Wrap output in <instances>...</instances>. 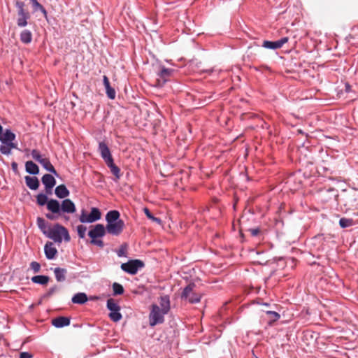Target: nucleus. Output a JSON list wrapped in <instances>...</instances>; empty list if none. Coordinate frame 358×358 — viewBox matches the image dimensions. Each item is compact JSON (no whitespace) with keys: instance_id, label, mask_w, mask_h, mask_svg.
Here are the masks:
<instances>
[{"instance_id":"10","label":"nucleus","mask_w":358,"mask_h":358,"mask_svg":"<svg viewBox=\"0 0 358 358\" xmlns=\"http://www.w3.org/2000/svg\"><path fill=\"white\" fill-rule=\"evenodd\" d=\"M24 3L21 1L15 2V6L17 9V24L20 27H24L28 24V20L31 16L29 13L24 8Z\"/></svg>"},{"instance_id":"41","label":"nucleus","mask_w":358,"mask_h":358,"mask_svg":"<svg viewBox=\"0 0 358 358\" xmlns=\"http://www.w3.org/2000/svg\"><path fill=\"white\" fill-rule=\"evenodd\" d=\"M76 230L79 238L84 239L85 238L87 227L83 224H80L77 226Z\"/></svg>"},{"instance_id":"2","label":"nucleus","mask_w":358,"mask_h":358,"mask_svg":"<svg viewBox=\"0 0 358 358\" xmlns=\"http://www.w3.org/2000/svg\"><path fill=\"white\" fill-rule=\"evenodd\" d=\"M46 237L53 240L55 243H62V240L65 242H69L71 240V236L67 229L59 223L54 224L52 228L48 227Z\"/></svg>"},{"instance_id":"48","label":"nucleus","mask_w":358,"mask_h":358,"mask_svg":"<svg viewBox=\"0 0 358 358\" xmlns=\"http://www.w3.org/2000/svg\"><path fill=\"white\" fill-rule=\"evenodd\" d=\"M248 231L250 232L252 236H257L259 233V227L249 229Z\"/></svg>"},{"instance_id":"42","label":"nucleus","mask_w":358,"mask_h":358,"mask_svg":"<svg viewBox=\"0 0 358 358\" xmlns=\"http://www.w3.org/2000/svg\"><path fill=\"white\" fill-rule=\"evenodd\" d=\"M31 155L32 158L38 163H40L44 159L42 157L41 153L36 149L31 150Z\"/></svg>"},{"instance_id":"20","label":"nucleus","mask_w":358,"mask_h":358,"mask_svg":"<svg viewBox=\"0 0 358 358\" xmlns=\"http://www.w3.org/2000/svg\"><path fill=\"white\" fill-rule=\"evenodd\" d=\"M19 150L17 143L15 141H9L3 145H0V152L2 155L8 156L12 153V150Z\"/></svg>"},{"instance_id":"5","label":"nucleus","mask_w":358,"mask_h":358,"mask_svg":"<svg viewBox=\"0 0 358 358\" xmlns=\"http://www.w3.org/2000/svg\"><path fill=\"white\" fill-rule=\"evenodd\" d=\"M196 94H192L189 92H186V99L191 101L195 105H199L200 107L210 103L213 99V95L208 96L206 94L207 91H195Z\"/></svg>"},{"instance_id":"17","label":"nucleus","mask_w":358,"mask_h":358,"mask_svg":"<svg viewBox=\"0 0 358 358\" xmlns=\"http://www.w3.org/2000/svg\"><path fill=\"white\" fill-rule=\"evenodd\" d=\"M44 253L47 259L53 260L56 258L58 252L53 246V243L48 241L44 245Z\"/></svg>"},{"instance_id":"27","label":"nucleus","mask_w":358,"mask_h":358,"mask_svg":"<svg viewBox=\"0 0 358 358\" xmlns=\"http://www.w3.org/2000/svg\"><path fill=\"white\" fill-rule=\"evenodd\" d=\"M107 166L110 169V172L115 176V181L118 180L121 178L120 169L114 163V160H110L106 163Z\"/></svg>"},{"instance_id":"49","label":"nucleus","mask_w":358,"mask_h":358,"mask_svg":"<svg viewBox=\"0 0 358 358\" xmlns=\"http://www.w3.org/2000/svg\"><path fill=\"white\" fill-rule=\"evenodd\" d=\"M11 169H12V171H13V173L15 174H18L19 173V172H18V165H17V162H13L11 163Z\"/></svg>"},{"instance_id":"13","label":"nucleus","mask_w":358,"mask_h":358,"mask_svg":"<svg viewBox=\"0 0 358 358\" xmlns=\"http://www.w3.org/2000/svg\"><path fill=\"white\" fill-rule=\"evenodd\" d=\"M55 199H49L47 196V194H45L43 192H41L36 195V203L39 206H46V208L51 213H53V207H51V202L52 201H56Z\"/></svg>"},{"instance_id":"38","label":"nucleus","mask_w":358,"mask_h":358,"mask_svg":"<svg viewBox=\"0 0 358 358\" xmlns=\"http://www.w3.org/2000/svg\"><path fill=\"white\" fill-rule=\"evenodd\" d=\"M31 1L32 3L34 10H41L45 17H47L48 13L45 8L37 0H31Z\"/></svg>"},{"instance_id":"8","label":"nucleus","mask_w":358,"mask_h":358,"mask_svg":"<svg viewBox=\"0 0 358 358\" xmlns=\"http://www.w3.org/2000/svg\"><path fill=\"white\" fill-rule=\"evenodd\" d=\"M196 287L194 282L189 283L184 287L181 293V299L187 301L189 303L194 304L200 302L201 295L193 292L194 288Z\"/></svg>"},{"instance_id":"18","label":"nucleus","mask_w":358,"mask_h":358,"mask_svg":"<svg viewBox=\"0 0 358 358\" xmlns=\"http://www.w3.org/2000/svg\"><path fill=\"white\" fill-rule=\"evenodd\" d=\"M24 181L27 187L31 190L36 191L40 187V180L36 176L24 177Z\"/></svg>"},{"instance_id":"28","label":"nucleus","mask_w":358,"mask_h":358,"mask_svg":"<svg viewBox=\"0 0 358 358\" xmlns=\"http://www.w3.org/2000/svg\"><path fill=\"white\" fill-rule=\"evenodd\" d=\"M41 182L44 187L55 186L57 183L55 176L52 173H45L41 178Z\"/></svg>"},{"instance_id":"30","label":"nucleus","mask_w":358,"mask_h":358,"mask_svg":"<svg viewBox=\"0 0 358 358\" xmlns=\"http://www.w3.org/2000/svg\"><path fill=\"white\" fill-rule=\"evenodd\" d=\"M31 280L34 284L45 285L48 283L50 278L49 276L45 275H36L33 276L31 278Z\"/></svg>"},{"instance_id":"52","label":"nucleus","mask_w":358,"mask_h":358,"mask_svg":"<svg viewBox=\"0 0 358 358\" xmlns=\"http://www.w3.org/2000/svg\"><path fill=\"white\" fill-rule=\"evenodd\" d=\"M337 92V96L338 97H341V96L343 94V90H341V91H336Z\"/></svg>"},{"instance_id":"6","label":"nucleus","mask_w":358,"mask_h":358,"mask_svg":"<svg viewBox=\"0 0 358 358\" xmlns=\"http://www.w3.org/2000/svg\"><path fill=\"white\" fill-rule=\"evenodd\" d=\"M101 218V212L97 207H92L90 213L83 209L79 216V221L83 224H90L99 221Z\"/></svg>"},{"instance_id":"34","label":"nucleus","mask_w":358,"mask_h":358,"mask_svg":"<svg viewBox=\"0 0 358 358\" xmlns=\"http://www.w3.org/2000/svg\"><path fill=\"white\" fill-rule=\"evenodd\" d=\"M59 288L60 287L57 285H54L50 287L49 289L41 296V299L39 301L38 303H41L42 299L50 298L55 293L59 291Z\"/></svg>"},{"instance_id":"12","label":"nucleus","mask_w":358,"mask_h":358,"mask_svg":"<svg viewBox=\"0 0 358 358\" xmlns=\"http://www.w3.org/2000/svg\"><path fill=\"white\" fill-rule=\"evenodd\" d=\"M124 222L122 220H117L114 222H108L105 226L106 231L108 234L113 236H119L123 231Z\"/></svg>"},{"instance_id":"11","label":"nucleus","mask_w":358,"mask_h":358,"mask_svg":"<svg viewBox=\"0 0 358 358\" xmlns=\"http://www.w3.org/2000/svg\"><path fill=\"white\" fill-rule=\"evenodd\" d=\"M106 308L110 311L108 317L113 322H117L122 320L120 306L114 299L110 298L107 300Z\"/></svg>"},{"instance_id":"1","label":"nucleus","mask_w":358,"mask_h":358,"mask_svg":"<svg viewBox=\"0 0 358 358\" xmlns=\"http://www.w3.org/2000/svg\"><path fill=\"white\" fill-rule=\"evenodd\" d=\"M155 70L156 78L152 81V85L155 87H173L172 85H167L166 84L172 82L174 70L161 66H156Z\"/></svg>"},{"instance_id":"9","label":"nucleus","mask_w":358,"mask_h":358,"mask_svg":"<svg viewBox=\"0 0 358 358\" xmlns=\"http://www.w3.org/2000/svg\"><path fill=\"white\" fill-rule=\"evenodd\" d=\"M167 314L160 309L157 304H152L149 315V325L155 327L164 322V315Z\"/></svg>"},{"instance_id":"50","label":"nucleus","mask_w":358,"mask_h":358,"mask_svg":"<svg viewBox=\"0 0 358 358\" xmlns=\"http://www.w3.org/2000/svg\"><path fill=\"white\" fill-rule=\"evenodd\" d=\"M32 355L29 352H22L20 353L19 358H31Z\"/></svg>"},{"instance_id":"23","label":"nucleus","mask_w":358,"mask_h":358,"mask_svg":"<svg viewBox=\"0 0 358 358\" xmlns=\"http://www.w3.org/2000/svg\"><path fill=\"white\" fill-rule=\"evenodd\" d=\"M25 171L32 176H37L40 173L39 166L33 161H27L24 164Z\"/></svg>"},{"instance_id":"7","label":"nucleus","mask_w":358,"mask_h":358,"mask_svg":"<svg viewBox=\"0 0 358 358\" xmlns=\"http://www.w3.org/2000/svg\"><path fill=\"white\" fill-rule=\"evenodd\" d=\"M145 266L143 261L138 259H129L125 263H122L120 266L121 269L131 275H136L138 271Z\"/></svg>"},{"instance_id":"44","label":"nucleus","mask_w":358,"mask_h":358,"mask_svg":"<svg viewBox=\"0 0 358 358\" xmlns=\"http://www.w3.org/2000/svg\"><path fill=\"white\" fill-rule=\"evenodd\" d=\"M30 268L33 270L34 273H38L41 269V264L37 262H32L30 264Z\"/></svg>"},{"instance_id":"26","label":"nucleus","mask_w":358,"mask_h":358,"mask_svg":"<svg viewBox=\"0 0 358 358\" xmlns=\"http://www.w3.org/2000/svg\"><path fill=\"white\" fill-rule=\"evenodd\" d=\"M55 279L59 282H63L66 280V275L67 273V270L64 268L61 267H55L53 269Z\"/></svg>"},{"instance_id":"33","label":"nucleus","mask_w":358,"mask_h":358,"mask_svg":"<svg viewBox=\"0 0 358 358\" xmlns=\"http://www.w3.org/2000/svg\"><path fill=\"white\" fill-rule=\"evenodd\" d=\"M20 41L24 44H29L32 41V33L28 29H24L20 33Z\"/></svg>"},{"instance_id":"51","label":"nucleus","mask_w":358,"mask_h":358,"mask_svg":"<svg viewBox=\"0 0 358 358\" xmlns=\"http://www.w3.org/2000/svg\"><path fill=\"white\" fill-rule=\"evenodd\" d=\"M108 99H114L116 96V91H106Z\"/></svg>"},{"instance_id":"39","label":"nucleus","mask_w":358,"mask_h":358,"mask_svg":"<svg viewBox=\"0 0 358 358\" xmlns=\"http://www.w3.org/2000/svg\"><path fill=\"white\" fill-rule=\"evenodd\" d=\"M143 212L149 220H151L152 221L157 224H162V220L159 217L154 216L153 214L150 211V210L148 208H144Z\"/></svg>"},{"instance_id":"53","label":"nucleus","mask_w":358,"mask_h":358,"mask_svg":"<svg viewBox=\"0 0 358 358\" xmlns=\"http://www.w3.org/2000/svg\"><path fill=\"white\" fill-rule=\"evenodd\" d=\"M99 299L98 296H90L89 300H94V299Z\"/></svg>"},{"instance_id":"3","label":"nucleus","mask_w":358,"mask_h":358,"mask_svg":"<svg viewBox=\"0 0 358 358\" xmlns=\"http://www.w3.org/2000/svg\"><path fill=\"white\" fill-rule=\"evenodd\" d=\"M105 226L103 224H96L88 231L87 235L90 238V243L100 248L104 247L102 238L106 234Z\"/></svg>"},{"instance_id":"21","label":"nucleus","mask_w":358,"mask_h":358,"mask_svg":"<svg viewBox=\"0 0 358 358\" xmlns=\"http://www.w3.org/2000/svg\"><path fill=\"white\" fill-rule=\"evenodd\" d=\"M55 194L58 199H64L69 196L70 191L64 184H61L55 187Z\"/></svg>"},{"instance_id":"36","label":"nucleus","mask_w":358,"mask_h":358,"mask_svg":"<svg viewBox=\"0 0 358 358\" xmlns=\"http://www.w3.org/2000/svg\"><path fill=\"white\" fill-rule=\"evenodd\" d=\"M128 244L127 243H123L118 250H115V253L118 257H127V249Z\"/></svg>"},{"instance_id":"56","label":"nucleus","mask_w":358,"mask_h":358,"mask_svg":"<svg viewBox=\"0 0 358 358\" xmlns=\"http://www.w3.org/2000/svg\"><path fill=\"white\" fill-rule=\"evenodd\" d=\"M72 94H73V96H76L77 98V96H76L75 93H73Z\"/></svg>"},{"instance_id":"32","label":"nucleus","mask_w":358,"mask_h":358,"mask_svg":"<svg viewBox=\"0 0 358 358\" xmlns=\"http://www.w3.org/2000/svg\"><path fill=\"white\" fill-rule=\"evenodd\" d=\"M160 306L161 310H162L164 313H168L170 310V299L168 295H164L160 297Z\"/></svg>"},{"instance_id":"29","label":"nucleus","mask_w":358,"mask_h":358,"mask_svg":"<svg viewBox=\"0 0 358 358\" xmlns=\"http://www.w3.org/2000/svg\"><path fill=\"white\" fill-rule=\"evenodd\" d=\"M106 224L114 222L120 219V213L117 210H110L106 215Z\"/></svg>"},{"instance_id":"57","label":"nucleus","mask_w":358,"mask_h":358,"mask_svg":"<svg viewBox=\"0 0 358 358\" xmlns=\"http://www.w3.org/2000/svg\"><path fill=\"white\" fill-rule=\"evenodd\" d=\"M257 358H258V357H257Z\"/></svg>"},{"instance_id":"35","label":"nucleus","mask_w":358,"mask_h":358,"mask_svg":"<svg viewBox=\"0 0 358 358\" xmlns=\"http://www.w3.org/2000/svg\"><path fill=\"white\" fill-rule=\"evenodd\" d=\"M355 224V222L352 218L341 217L339 220V226L342 229L352 227Z\"/></svg>"},{"instance_id":"37","label":"nucleus","mask_w":358,"mask_h":358,"mask_svg":"<svg viewBox=\"0 0 358 358\" xmlns=\"http://www.w3.org/2000/svg\"><path fill=\"white\" fill-rule=\"evenodd\" d=\"M113 287V295L117 296V295H122L124 294V289L123 286L118 283V282H114L112 285Z\"/></svg>"},{"instance_id":"15","label":"nucleus","mask_w":358,"mask_h":358,"mask_svg":"<svg viewBox=\"0 0 358 358\" xmlns=\"http://www.w3.org/2000/svg\"><path fill=\"white\" fill-rule=\"evenodd\" d=\"M288 37H283L276 41H264L262 46L265 48L276 50L280 48L284 44L288 42Z\"/></svg>"},{"instance_id":"22","label":"nucleus","mask_w":358,"mask_h":358,"mask_svg":"<svg viewBox=\"0 0 358 358\" xmlns=\"http://www.w3.org/2000/svg\"><path fill=\"white\" fill-rule=\"evenodd\" d=\"M39 164L43 166V168L45 170L55 176L56 178L60 177L59 174L58 173V172L57 171V170L52 164L48 158H44Z\"/></svg>"},{"instance_id":"47","label":"nucleus","mask_w":358,"mask_h":358,"mask_svg":"<svg viewBox=\"0 0 358 358\" xmlns=\"http://www.w3.org/2000/svg\"><path fill=\"white\" fill-rule=\"evenodd\" d=\"M55 186H46V187H44V189H45V194H47V196H48V195H51L52 194V190H53V188H54Z\"/></svg>"},{"instance_id":"31","label":"nucleus","mask_w":358,"mask_h":358,"mask_svg":"<svg viewBox=\"0 0 358 358\" xmlns=\"http://www.w3.org/2000/svg\"><path fill=\"white\" fill-rule=\"evenodd\" d=\"M36 223L38 229L46 236L48 231V227H50V226L48 225V223L45 220V219L41 217H37Z\"/></svg>"},{"instance_id":"43","label":"nucleus","mask_w":358,"mask_h":358,"mask_svg":"<svg viewBox=\"0 0 358 358\" xmlns=\"http://www.w3.org/2000/svg\"><path fill=\"white\" fill-rule=\"evenodd\" d=\"M266 314L272 317V322H275L280 317V315L278 312L273 310H267Z\"/></svg>"},{"instance_id":"4","label":"nucleus","mask_w":358,"mask_h":358,"mask_svg":"<svg viewBox=\"0 0 358 358\" xmlns=\"http://www.w3.org/2000/svg\"><path fill=\"white\" fill-rule=\"evenodd\" d=\"M51 207H53V213L57 215H62V213L73 214L76 212V206L74 202L70 199H64L60 203L58 200L51 202Z\"/></svg>"},{"instance_id":"40","label":"nucleus","mask_w":358,"mask_h":358,"mask_svg":"<svg viewBox=\"0 0 358 358\" xmlns=\"http://www.w3.org/2000/svg\"><path fill=\"white\" fill-rule=\"evenodd\" d=\"M325 192L329 194V199H334L337 201L338 197V191L335 188H329L325 190Z\"/></svg>"},{"instance_id":"54","label":"nucleus","mask_w":358,"mask_h":358,"mask_svg":"<svg viewBox=\"0 0 358 358\" xmlns=\"http://www.w3.org/2000/svg\"><path fill=\"white\" fill-rule=\"evenodd\" d=\"M262 305L264 306H270V304L268 303H266V302L263 303Z\"/></svg>"},{"instance_id":"25","label":"nucleus","mask_w":358,"mask_h":358,"mask_svg":"<svg viewBox=\"0 0 358 358\" xmlns=\"http://www.w3.org/2000/svg\"><path fill=\"white\" fill-rule=\"evenodd\" d=\"M15 139L16 134L10 129H6L0 141L1 143V145L7 143L9 141H15Z\"/></svg>"},{"instance_id":"55","label":"nucleus","mask_w":358,"mask_h":358,"mask_svg":"<svg viewBox=\"0 0 358 358\" xmlns=\"http://www.w3.org/2000/svg\"><path fill=\"white\" fill-rule=\"evenodd\" d=\"M64 218L65 219V220L68 221L69 220V216H66V215H64Z\"/></svg>"},{"instance_id":"16","label":"nucleus","mask_w":358,"mask_h":358,"mask_svg":"<svg viewBox=\"0 0 358 358\" xmlns=\"http://www.w3.org/2000/svg\"><path fill=\"white\" fill-rule=\"evenodd\" d=\"M52 325L57 329L68 327L71 324V317L65 316H59L52 320Z\"/></svg>"},{"instance_id":"45","label":"nucleus","mask_w":358,"mask_h":358,"mask_svg":"<svg viewBox=\"0 0 358 358\" xmlns=\"http://www.w3.org/2000/svg\"><path fill=\"white\" fill-rule=\"evenodd\" d=\"M103 83L106 90H113L110 85L109 80L106 76H103Z\"/></svg>"},{"instance_id":"19","label":"nucleus","mask_w":358,"mask_h":358,"mask_svg":"<svg viewBox=\"0 0 358 358\" xmlns=\"http://www.w3.org/2000/svg\"><path fill=\"white\" fill-rule=\"evenodd\" d=\"M124 96L130 103H134V101L140 97L138 91H119L118 98L124 99Z\"/></svg>"},{"instance_id":"46","label":"nucleus","mask_w":358,"mask_h":358,"mask_svg":"<svg viewBox=\"0 0 358 358\" xmlns=\"http://www.w3.org/2000/svg\"><path fill=\"white\" fill-rule=\"evenodd\" d=\"M59 215H57V213H52L50 212L45 214V217L50 220H55L58 218Z\"/></svg>"},{"instance_id":"24","label":"nucleus","mask_w":358,"mask_h":358,"mask_svg":"<svg viewBox=\"0 0 358 358\" xmlns=\"http://www.w3.org/2000/svg\"><path fill=\"white\" fill-rule=\"evenodd\" d=\"M89 301V298L85 292H78L71 298V302L74 304L83 305Z\"/></svg>"},{"instance_id":"14","label":"nucleus","mask_w":358,"mask_h":358,"mask_svg":"<svg viewBox=\"0 0 358 358\" xmlns=\"http://www.w3.org/2000/svg\"><path fill=\"white\" fill-rule=\"evenodd\" d=\"M98 150L105 163H107L108 162L113 159L110 150L108 145L104 141H101L99 143Z\"/></svg>"}]
</instances>
